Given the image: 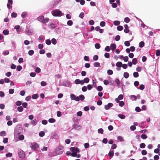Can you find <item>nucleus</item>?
<instances>
[{"instance_id":"nucleus-1","label":"nucleus","mask_w":160,"mask_h":160,"mask_svg":"<svg viewBox=\"0 0 160 160\" xmlns=\"http://www.w3.org/2000/svg\"><path fill=\"white\" fill-rule=\"evenodd\" d=\"M52 15L55 17H61L64 15V14L59 9H55L52 11Z\"/></svg>"},{"instance_id":"nucleus-2","label":"nucleus","mask_w":160,"mask_h":160,"mask_svg":"<svg viewBox=\"0 0 160 160\" xmlns=\"http://www.w3.org/2000/svg\"><path fill=\"white\" fill-rule=\"evenodd\" d=\"M33 32V30L32 29H30L29 27H27L25 29V33L28 35H31Z\"/></svg>"},{"instance_id":"nucleus-3","label":"nucleus","mask_w":160,"mask_h":160,"mask_svg":"<svg viewBox=\"0 0 160 160\" xmlns=\"http://www.w3.org/2000/svg\"><path fill=\"white\" fill-rule=\"evenodd\" d=\"M31 147L32 149L35 151H37V149L39 147V145L37 143H34L33 144H31Z\"/></svg>"},{"instance_id":"nucleus-4","label":"nucleus","mask_w":160,"mask_h":160,"mask_svg":"<svg viewBox=\"0 0 160 160\" xmlns=\"http://www.w3.org/2000/svg\"><path fill=\"white\" fill-rule=\"evenodd\" d=\"M18 155L20 158H24L25 157V153L21 149H19L18 150Z\"/></svg>"},{"instance_id":"nucleus-5","label":"nucleus","mask_w":160,"mask_h":160,"mask_svg":"<svg viewBox=\"0 0 160 160\" xmlns=\"http://www.w3.org/2000/svg\"><path fill=\"white\" fill-rule=\"evenodd\" d=\"M71 152H80L79 149L77 148L71 147L70 149Z\"/></svg>"},{"instance_id":"nucleus-6","label":"nucleus","mask_w":160,"mask_h":160,"mask_svg":"<svg viewBox=\"0 0 160 160\" xmlns=\"http://www.w3.org/2000/svg\"><path fill=\"white\" fill-rule=\"evenodd\" d=\"M81 128V126L77 124H74L73 125V128L75 129L76 130H79Z\"/></svg>"},{"instance_id":"nucleus-7","label":"nucleus","mask_w":160,"mask_h":160,"mask_svg":"<svg viewBox=\"0 0 160 160\" xmlns=\"http://www.w3.org/2000/svg\"><path fill=\"white\" fill-rule=\"evenodd\" d=\"M112 106L113 104L112 103H109L107 105H105L104 106V108L106 110H108Z\"/></svg>"},{"instance_id":"nucleus-8","label":"nucleus","mask_w":160,"mask_h":160,"mask_svg":"<svg viewBox=\"0 0 160 160\" xmlns=\"http://www.w3.org/2000/svg\"><path fill=\"white\" fill-rule=\"evenodd\" d=\"M110 47L111 50L112 51L114 50L116 48V45L114 43L111 44Z\"/></svg>"},{"instance_id":"nucleus-9","label":"nucleus","mask_w":160,"mask_h":160,"mask_svg":"<svg viewBox=\"0 0 160 160\" xmlns=\"http://www.w3.org/2000/svg\"><path fill=\"white\" fill-rule=\"evenodd\" d=\"M44 16H40L38 17L37 18V19L38 21L40 22H41L42 23L43 20H44Z\"/></svg>"},{"instance_id":"nucleus-10","label":"nucleus","mask_w":160,"mask_h":160,"mask_svg":"<svg viewBox=\"0 0 160 160\" xmlns=\"http://www.w3.org/2000/svg\"><path fill=\"white\" fill-rule=\"evenodd\" d=\"M28 15V12H22L21 14V16L22 18H25Z\"/></svg>"},{"instance_id":"nucleus-11","label":"nucleus","mask_w":160,"mask_h":160,"mask_svg":"<svg viewBox=\"0 0 160 160\" xmlns=\"http://www.w3.org/2000/svg\"><path fill=\"white\" fill-rule=\"evenodd\" d=\"M118 116L122 119H124L125 118V116L123 114H119L118 115Z\"/></svg>"},{"instance_id":"nucleus-12","label":"nucleus","mask_w":160,"mask_h":160,"mask_svg":"<svg viewBox=\"0 0 160 160\" xmlns=\"http://www.w3.org/2000/svg\"><path fill=\"white\" fill-rule=\"evenodd\" d=\"M49 26L51 28L54 29L56 27V25L52 23H51L49 24Z\"/></svg>"},{"instance_id":"nucleus-13","label":"nucleus","mask_w":160,"mask_h":160,"mask_svg":"<svg viewBox=\"0 0 160 160\" xmlns=\"http://www.w3.org/2000/svg\"><path fill=\"white\" fill-rule=\"evenodd\" d=\"M37 123V120L36 119L32 120L31 122V124L33 125H35Z\"/></svg>"},{"instance_id":"nucleus-14","label":"nucleus","mask_w":160,"mask_h":160,"mask_svg":"<svg viewBox=\"0 0 160 160\" xmlns=\"http://www.w3.org/2000/svg\"><path fill=\"white\" fill-rule=\"evenodd\" d=\"M144 42L143 41H141L139 42V46L140 48H142L144 46Z\"/></svg>"},{"instance_id":"nucleus-15","label":"nucleus","mask_w":160,"mask_h":160,"mask_svg":"<svg viewBox=\"0 0 160 160\" xmlns=\"http://www.w3.org/2000/svg\"><path fill=\"white\" fill-rule=\"evenodd\" d=\"M32 98L33 99H36L38 97V94H35L32 95Z\"/></svg>"},{"instance_id":"nucleus-16","label":"nucleus","mask_w":160,"mask_h":160,"mask_svg":"<svg viewBox=\"0 0 160 160\" xmlns=\"http://www.w3.org/2000/svg\"><path fill=\"white\" fill-rule=\"evenodd\" d=\"M130 98L132 101L136 100V97L134 95H132L130 96Z\"/></svg>"},{"instance_id":"nucleus-17","label":"nucleus","mask_w":160,"mask_h":160,"mask_svg":"<svg viewBox=\"0 0 160 160\" xmlns=\"http://www.w3.org/2000/svg\"><path fill=\"white\" fill-rule=\"evenodd\" d=\"M123 76L126 78H128L129 76V74L127 72H124L123 74Z\"/></svg>"},{"instance_id":"nucleus-18","label":"nucleus","mask_w":160,"mask_h":160,"mask_svg":"<svg viewBox=\"0 0 160 160\" xmlns=\"http://www.w3.org/2000/svg\"><path fill=\"white\" fill-rule=\"evenodd\" d=\"M117 139L118 141L120 142H123L124 141L123 137L120 136H119L118 137Z\"/></svg>"},{"instance_id":"nucleus-19","label":"nucleus","mask_w":160,"mask_h":160,"mask_svg":"<svg viewBox=\"0 0 160 160\" xmlns=\"http://www.w3.org/2000/svg\"><path fill=\"white\" fill-rule=\"evenodd\" d=\"M122 63L121 62H118L116 64L117 67L120 68L121 67Z\"/></svg>"},{"instance_id":"nucleus-20","label":"nucleus","mask_w":160,"mask_h":160,"mask_svg":"<svg viewBox=\"0 0 160 160\" xmlns=\"http://www.w3.org/2000/svg\"><path fill=\"white\" fill-rule=\"evenodd\" d=\"M116 83H117V86L118 87L120 86V82L118 79H116L115 80Z\"/></svg>"},{"instance_id":"nucleus-21","label":"nucleus","mask_w":160,"mask_h":160,"mask_svg":"<svg viewBox=\"0 0 160 160\" xmlns=\"http://www.w3.org/2000/svg\"><path fill=\"white\" fill-rule=\"evenodd\" d=\"M51 42L54 45H56L57 44V41L55 38H52L51 40Z\"/></svg>"},{"instance_id":"nucleus-22","label":"nucleus","mask_w":160,"mask_h":160,"mask_svg":"<svg viewBox=\"0 0 160 160\" xmlns=\"http://www.w3.org/2000/svg\"><path fill=\"white\" fill-rule=\"evenodd\" d=\"M17 110L18 112H22L23 111V108L22 106H20L18 108Z\"/></svg>"},{"instance_id":"nucleus-23","label":"nucleus","mask_w":160,"mask_h":160,"mask_svg":"<svg viewBox=\"0 0 160 160\" xmlns=\"http://www.w3.org/2000/svg\"><path fill=\"white\" fill-rule=\"evenodd\" d=\"M55 120L53 118H51L48 120V122L50 123H54L55 122Z\"/></svg>"},{"instance_id":"nucleus-24","label":"nucleus","mask_w":160,"mask_h":160,"mask_svg":"<svg viewBox=\"0 0 160 160\" xmlns=\"http://www.w3.org/2000/svg\"><path fill=\"white\" fill-rule=\"evenodd\" d=\"M96 83H97L96 80V79L93 80H92L93 85L94 86V87H95L96 88V87H97Z\"/></svg>"},{"instance_id":"nucleus-25","label":"nucleus","mask_w":160,"mask_h":160,"mask_svg":"<svg viewBox=\"0 0 160 160\" xmlns=\"http://www.w3.org/2000/svg\"><path fill=\"white\" fill-rule=\"evenodd\" d=\"M73 22L72 20H69L67 22V24L68 25L71 26L72 25Z\"/></svg>"},{"instance_id":"nucleus-26","label":"nucleus","mask_w":160,"mask_h":160,"mask_svg":"<svg viewBox=\"0 0 160 160\" xmlns=\"http://www.w3.org/2000/svg\"><path fill=\"white\" fill-rule=\"evenodd\" d=\"M137 62V59L136 58H133L132 60V63L134 65H136Z\"/></svg>"},{"instance_id":"nucleus-27","label":"nucleus","mask_w":160,"mask_h":160,"mask_svg":"<svg viewBox=\"0 0 160 160\" xmlns=\"http://www.w3.org/2000/svg\"><path fill=\"white\" fill-rule=\"evenodd\" d=\"M123 28V27L121 26H118L117 27V30L119 31H122Z\"/></svg>"},{"instance_id":"nucleus-28","label":"nucleus","mask_w":160,"mask_h":160,"mask_svg":"<svg viewBox=\"0 0 160 160\" xmlns=\"http://www.w3.org/2000/svg\"><path fill=\"white\" fill-rule=\"evenodd\" d=\"M95 47L96 48L98 49L100 48V45L99 43H97L95 44Z\"/></svg>"},{"instance_id":"nucleus-29","label":"nucleus","mask_w":160,"mask_h":160,"mask_svg":"<svg viewBox=\"0 0 160 160\" xmlns=\"http://www.w3.org/2000/svg\"><path fill=\"white\" fill-rule=\"evenodd\" d=\"M120 24V22L118 21H115L113 22V24L115 26L119 25Z\"/></svg>"},{"instance_id":"nucleus-30","label":"nucleus","mask_w":160,"mask_h":160,"mask_svg":"<svg viewBox=\"0 0 160 160\" xmlns=\"http://www.w3.org/2000/svg\"><path fill=\"white\" fill-rule=\"evenodd\" d=\"M95 67H98L100 66V63L98 62H96L93 64Z\"/></svg>"},{"instance_id":"nucleus-31","label":"nucleus","mask_w":160,"mask_h":160,"mask_svg":"<svg viewBox=\"0 0 160 160\" xmlns=\"http://www.w3.org/2000/svg\"><path fill=\"white\" fill-rule=\"evenodd\" d=\"M83 80L84 81V83H87L89 82V79L88 78H86L84 79V80Z\"/></svg>"},{"instance_id":"nucleus-32","label":"nucleus","mask_w":160,"mask_h":160,"mask_svg":"<svg viewBox=\"0 0 160 160\" xmlns=\"http://www.w3.org/2000/svg\"><path fill=\"white\" fill-rule=\"evenodd\" d=\"M114 152L113 151H110L108 153V155L110 157H112L113 156Z\"/></svg>"},{"instance_id":"nucleus-33","label":"nucleus","mask_w":160,"mask_h":160,"mask_svg":"<svg viewBox=\"0 0 160 160\" xmlns=\"http://www.w3.org/2000/svg\"><path fill=\"white\" fill-rule=\"evenodd\" d=\"M51 41L50 39H47L46 40V43L48 45H50L51 44Z\"/></svg>"},{"instance_id":"nucleus-34","label":"nucleus","mask_w":160,"mask_h":160,"mask_svg":"<svg viewBox=\"0 0 160 160\" xmlns=\"http://www.w3.org/2000/svg\"><path fill=\"white\" fill-rule=\"evenodd\" d=\"M34 52L33 50H31L29 51L28 53V54L30 56H32L34 53Z\"/></svg>"},{"instance_id":"nucleus-35","label":"nucleus","mask_w":160,"mask_h":160,"mask_svg":"<svg viewBox=\"0 0 160 160\" xmlns=\"http://www.w3.org/2000/svg\"><path fill=\"white\" fill-rule=\"evenodd\" d=\"M97 89L99 91H101L102 90L103 88L102 86H99L98 87Z\"/></svg>"},{"instance_id":"nucleus-36","label":"nucleus","mask_w":160,"mask_h":160,"mask_svg":"<svg viewBox=\"0 0 160 160\" xmlns=\"http://www.w3.org/2000/svg\"><path fill=\"white\" fill-rule=\"evenodd\" d=\"M45 133L43 131H41L39 132V135L40 137H42L44 136Z\"/></svg>"},{"instance_id":"nucleus-37","label":"nucleus","mask_w":160,"mask_h":160,"mask_svg":"<svg viewBox=\"0 0 160 160\" xmlns=\"http://www.w3.org/2000/svg\"><path fill=\"white\" fill-rule=\"evenodd\" d=\"M3 33L5 35H7L9 34V31L6 30H4L3 31Z\"/></svg>"},{"instance_id":"nucleus-38","label":"nucleus","mask_w":160,"mask_h":160,"mask_svg":"<svg viewBox=\"0 0 160 160\" xmlns=\"http://www.w3.org/2000/svg\"><path fill=\"white\" fill-rule=\"evenodd\" d=\"M133 77L135 78H137L138 77L139 74L138 72H134L133 73Z\"/></svg>"},{"instance_id":"nucleus-39","label":"nucleus","mask_w":160,"mask_h":160,"mask_svg":"<svg viewBox=\"0 0 160 160\" xmlns=\"http://www.w3.org/2000/svg\"><path fill=\"white\" fill-rule=\"evenodd\" d=\"M24 137L23 135H19L18 137V139L20 140H22L24 139Z\"/></svg>"},{"instance_id":"nucleus-40","label":"nucleus","mask_w":160,"mask_h":160,"mask_svg":"<svg viewBox=\"0 0 160 160\" xmlns=\"http://www.w3.org/2000/svg\"><path fill=\"white\" fill-rule=\"evenodd\" d=\"M22 66L18 65L17 66L16 69L17 71H19L22 70Z\"/></svg>"},{"instance_id":"nucleus-41","label":"nucleus","mask_w":160,"mask_h":160,"mask_svg":"<svg viewBox=\"0 0 160 160\" xmlns=\"http://www.w3.org/2000/svg\"><path fill=\"white\" fill-rule=\"evenodd\" d=\"M113 73V71L112 70L109 69L107 71V73L108 75H111Z\"/></svg>"},{"instance_id":"nucleus-42","label":"nucleus","mask_w":160,"mask_h":160,"mask_svg":"<svg viewBox=\"0 0 160 160\" xmlns=\"http://www.w3.org/2000/svg\"><path fill=\"white\" fill-rule=\"evenodd\" d=\"M80 100L82 101L84 99L85 97L84 96L82 95H80L79 96Z\"/></svg>"},{"instance_id":"nucleus-43","label":"nucleus","mask_w":160,"mask_h":160,"mask_svg":"<svg viewBox=\"0 0 160 160\" xmlns=\"http://www.w3.org/2000/svg\"><path fill=\"white\" fill-rule=\"evenodd\" d=\"M49 20V19L48 18H44V20L43 21V23H45L47 22Z\"/></svg>"},{"instance_id":"nucleus-44","label":"nucleus","mask_w":160,"mask_h":160,"mask_svg":"<svg viewBox=\"0 0 160 160\" xmlns=\"http://www.w3.org/2000/svg\"><path fill=\"white\" fill-rule=\"evenodd\" d=\"M125 45L127 47H128L130 45V43L128 41H126L124 42Z\"/></svg>"},{"instance_id":"nucleus-45","label":"nucleus","mask_w":160,"mask_h":160,"mask_svg":"<svg viewBox=\"0 0 160 160\" xmlns=\"http://www.w3.org/2000/svg\"><path fill=\"white\" fill-rule=\"evenodd\" d=\"M145 143H142L140 144V147L142 148H145Z\"/></svg>"},{"instance_id":"nucleus-46","label":"nucleus","mask_w":160,"mask_h":160,"mask_svg":"<svg viewBox=\"0 0 160 160\" xmlns=\"http://www.w3.org/2000/svg\"><path fill=\"white\" fill-rule=\"evenodd\" d=\"M76 96L74 94H71L70 95V98L71 100H74L76 98Z\"/></svg>"},{"instance_id":"nucleus-47","label":"nucleus","mask_w":160,"mask_h":160,"mask_svg":"<svg viewBox=\"0 0 160 160\" xmlns=\"http://www.w3.org/2000/svg\"><path fill=\"white\" fill-rule=\"evenodd\" d=\"M103 130L102 128H99L98 130V133H101V134H102L103 133Z\"/></svg>"},{"instance_id":"nucleus-48","label":"nucleus","mask_w":160,"mask_h":160,"mask_svg":"<svg viewBox=\"0 0 160 160\" xmlns=\"http://www.w3.org/2000/svg\"><path fill=\"white\" fill-rule=\"evenodd\" d=\"M20 26L19 25H16L14 27V28L17 30V32H19L18 29L20 28Z\"/></svg>"},{"instance_id":"nucleus-49","label":"nucleus","mask_w":160,"mask_h":160,"mask_svg":"<svg viewBox=\"0 0 160 160\" xmlns=\"http://www.w3.org/2000/svg\"><path fill=\"white\" fill-rule=\"evenodd\" d=\"M124 22L126 23H128L130 21V19L128 17L125 18L124 19Z\"/></svg>"},{"instance_id":"nucleus-50","label":"nucleus","mask_w":160,"mask_h":160,"mask_svg":"<svg viewBox=\"0 0 160 160\" xmlns=\"http://www.w3.org/2000/svg\"><path fill=\"white\" fill-rule=\"evenodd\" d=\"M9 53V52L8 50H5L3 52V54L4 55H6L8 54Z\"/></svg>"},{"instance_id":"nucleus-51","label":"nucleus","mask_w":160,"mask_h":160,"mask_svg":"<svg viewBox=\"0 0 160 160\" xmlns=\"http://www.w3.org/2000/svg\"><path fill=\"white\" fill-rule=\"evenodd\" d=\"M84 14L83 12H81L79 15V17L81 18H82L84 17Z\"/></svg>"},{"instance_id":"nucleus-52","label":"nucleus","mask_w":160,"mask_h":160,"mask_svg":"<svg viewBox=\"0 0 160 160\" xmlns=\"http://www.w3.org/2000/svg\"><path fill=\"white\" fill-rule=\"evenodd\" d=\"M135 111L137 112H139L141 111V109L139 107H137L135 108Z\"/></svg>"},{"instance_id":"nucleus-53","label":"nucleus","mask_w":160,"mask_h":160,"mask_svg":"<svg viewBox=\"0 0 160 160\" xmlns=\"http://www.w3.org/2000/svg\"><path fill=\"white\" fill-rule=\"evenodd\" d=\"M14 90L13 89H10L9 90V92L10 94H12L14 93Z\"/></svg>"},{"instance_id":"nucleus-54","label":"nucleus","mask_w":160,"mask_h":160,"mask_svg":"<svg viewBox=\"0 0 160 160\" xmlns=\"http://www.w3.org/2000/svg\"><path fill=\"white\" fill-rule=\"evenodd\" d=\"M35 71L38 73L40 72L41 71L40 69L38 67H37L35 70Z\"/></svg>"},{"instance_id":"nucleus-55","label":"nucleus","mask_w":160,"mask_h":160,"mask_svg":"<svg viewBox=\"0 0 160 160\" xmlns=\"http://www.w3.org/2000/svg\"><path fill=\"white\" fill-rule=\"evenodd\" d=\"M82 91L83 92H86L87 90V88L86 86H83L82 88Z\"/></svg>"},{"instance_id":"nucleus-56","label":"nucleus","mask_w":160,"mask_h":160,"mask_svg":"<svg viewBox=\"0 0 160 160\" xmlns=\"http://www.w3.org/2000/svg\"><path fill=\"white\" fill-rule=\"evenodd\" d=\"M142 154L143 155H146L147 154V152L145 150H143L142 151Z\"/></svg>"},{"instance_id":"nucleus-57","label":"nucleus","mask_w":160,"mask_h":160,"mask_svg":"<svg viewBox=\"0 0 160 160\" xmlns=\"http://www.w3.org/2000/svg\"><path fill=\"white\" fill-rule=\"evenodd\" d=\"M141 137L142 139H145L147 138V135L145 134H142L141 135Z\"/></svg>"},{"instance_id":"nucleus-58","label":"nucleus","mask_w":160,"mask_h":160,"mask_svg":"<svg viewBox=\"0 0 160 160\" xmlns=\"http://www.w3.org/2000/svg\"><path fill=\"white\" fill-rule=\"evenodd\" d=\"M6 135V132L4 131H2L0 133V135L1 136H5Z\"/></svg>"},{"instance_id":"nucleus-59","label":"nucleus","mask_w":160,"mask_h":160,"mask_svg":"<svg viewBox=\"0 0 160 160\" xmlns=\"http://www.w3.org/2000/svg\"><path fill=\"white\" fill-rule=\"evenodd\" d=\"M100 25L101 27H104L105 25V22L104 21H102L100 23Z\"/></svg>"},{"instance_id":"nucleus-60","label":"nucleus","mask_w":160,"mask_h":160,"mask_svg":"<svg viewBox=\"0 0 160 160\" xmlns=\"http://www.w3.org/2000/svg\"><path fill=\"white\" fill-rule=\"evenodd\" d=\"M124 103L123 101H120L119 102V106L120 107H122L124 106Z\"/></svg>"},{"instance_id":"nucleus-61","label":"nucleus","mask_w":160,"mask_h":160,"mask_svg":"<svg viewBox=\"0 0 160 160\" xmlns=\"http://www.w3.org/2000/svg\"><path fill=\"white\" fill-rule=\"evenodd\" d=\"M120 38V37L119 35H117L115 38V40L116 41H119Z\"/></svg>"},{"instance_id":"nucleus-62","label":"nucleus","mask_w":160,"mask_h":160,"mask_svg":"<svg viewBox=\"0 0 160 160\" xmlns=\"http://www.w3.org/2000/svg\"><path fill=\"white\" fill-rule=\"evenodd\" d=\"M17 16V14L16 12H13L12 13L11 16L12 18H16Z\"/></svg>"},{"instance_id":"nucleus-63","label":"nucleus","mask_w":160,"mask_h":160,"mask_svg":"<svg viewBox=\"0 0 160 160\" xmlns=\"http://www.w3.org/2000/svg\"><path fill=\"white\" fill-rule=\"evenodd\" d=\"M36 74L35 72H31L30 74V75L31 77H34L35 76Z\"/></svg>"},{"instance_id":"nucleus-64","label":"nucleus","mask_w":160,"mask_h":160,"mask_svg":"<svg viewBox=\"0 0 160 160\" xmlns=\"http://www.w3.org/2000/svg\"><path fill=\"white\" fill-rule=\"evenodd\" d=\"M156 55L157 56H159L160 55V51L159 50H157L156 51Z\"/></svg>"}]
</instances>
